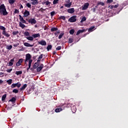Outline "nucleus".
<instances>
[{"label":"nucleus","mask_w":128,"mask_h":128,"mask_svg":"<svg viewBox=\"0 0 128 128\" xmlns=\"http://www.w3.org/2000/svg\"><path fill=\"white\" fill-rule=\"evenodd\" d=\"M0 29L3 30V32H6V28L4 26H0Z\"/></svg>","instance_id":"a19ab883"},{"label":"nucleus","mask_w":128,"mask_h":128,"mask_svg":"<svg viewBox=\"0 0 128 128\" xmlns=\"http://www.w3.org/2000/svg\"><path fill=\"white\" fill-rule=\"evenodd\" d=\"M12 48V46L10 45L7 46V49H8L9 50H10Z\"/></svg>","instance_id":"a18cd8bd"},{"label":"nucleus","mask_w":128,"mask_h":128,"mask_svg":"<svg viewBox=\"0 0 128 128\" xmlns=\"http://www.w3.org/2000/svg\"><path fill=\"white\" fill-rule=\"evenodd\" d=\"M58 28H52L50 30V31L52 32H56V30H58Z\"/></svg>","instance_id":"473e14b6"},{"label":"nucleus","mask_w":128,"mask_h":128,"mask_svg":"<svg viewBox=\"0 0 128 128\" xmlns=\"http://www.w3.org/2000/svg\"><path fill=\"white\" fill-rule=\"evenodd\" d=\"M62 110V108H57L55 110L56 112H60Z\"/></svg>","instance_id":"5701e85b"},{"label":"nucleus","mask_w":128,"mask_h":128,"mask_svg":"<svg viewBox=\"0 0 128 128\" xmlns=\"http://www.w3.org/2000/svg\"><path fill=\"white\" fill-rule=\"evenodd\" d=\"M22 74V71H16V74L17 76H18L20 74Z\"/></svg>","instance_id":"e433bc0d"},{"label":"nucleus","mask_w":128,"mask_h":128,"mask_svg":"<svg viewBox=\"0 0 128 128\" xmlns=\"http://www.w3.org/2000/svg\"><path fill=\"white\" fill-rule=\"evenodd\" d=\"M64 6H66V8H70V6H72V2H70L68 4H64Z\"/></svg>","instance_id":"412c9836"},{"label":"nucleus","mask_w":128,"mask_h":128,"mask_svg":"<svg viewBox=\"0 0 128 128\" xmlns=\"http://www.w3.org/2000/svg\"><path fill=\"white\" fill-rule=\"evenodd\" d=\"M39 10H40V12H44V10L42 8H40Z\"/></svg>","instance_id":"4d7b16f0"},{"label":"nucleus","mask_w":128,"mask_h":128,"mask_svg":"<svg viewBox=\"0 0 128 128\" xmlns=\"http://www.w3.org/2000/svg\"><path fill=\"white\" fill-rule=\"evenodd\" d=\"M66 4H70V0H66Z\"/></svg>","instance_id":"052dcab7"},{"label":"nucleus","mask_w":128,"mask_h":128,"mask_svg":"<svg viewBox=\"0 0 128 128\" xmlns=\"http://www.w3.org/2000/svg\"><path fill=\"white\" fill-rule=\"evenodd\" d=\"M12 92H14V94H18V89H14L12 90Z\"/></svg>","instance_id":"37998d69"},{"label":"nucleus","mask_w":128,"mask_h":128,"mask_svg":"<svg viewBox=\"0 0 128 128\" xmlns=\"http://www.w3.org/2000/svg\"><path fill=\"white\" fill-rule=\"evenodd\" d=\"M58 20H66V16H60L59 17Z\"/></svg>","instance_id":"c9c22d12"},{"label":"nucleus","mask_w":128,"mask_h":128,"mask_svg":"<svg viewBox=\"0 0 128 128\" xmlns=\"http://www.w3.org/2000/svg\"><path fill=\"white\" fill-rule=\"evenodd\" d=\"M96 8H94L92 9V10L93 12H96Z\"/></svg>","instance_id":"13d9d810"},{"label":"nucleus","mask_w":128,"mask_h":128,"mask_svg":"<svg viewBox=\"0 0 128 128\" xmlns=\"http://www.w3.org/2000/svg\"><path fill=\"white\" fill-rule=\"evenodd\" d=\"M22 62H24V59L20 58L18 60V61L16 63V66H22Z\"/></svg>","instance_id":"0eeeda50"},{"label":"nucleus","mask_w":128,"mask_h":128,"mask_svg":"<svg viewBox=\"0 0 128 128\" xmlns=\"http://www.w3.org/2000/svg\"><path fill=\"white\" fill-rule=\"evenodd\" d=\"M18 46V44H14V48H16Z\"/></svg>","instance_id":"e2e57ef3"},{"label":"nucleus","mask_w":128,"mask_h":128,"mask_svg":"<svg viewBox=\"0 0 128 128\" xmlns=\"http://www.w3.org/2000/svg\"><path fill=\"white\" fill-rule=\"evenodd\" d=\"M70 82L67 81L64 84V88H70Z\"/></svg>","instance_id":"f8f14e48"},{"label":"nucleus","mask_w":128,"mask_h":128,"mask_svg":"<svg viewBox=\"0 0 128 128\" xmlns=\"http://www.w3.org/2000/svg\"><path fill=\"white\" fill-rule=\"evenodd\" d=\"M6 82L8 83V84H9V86H10V84H12V80L10 79L6 81Z\"/></svg>","instance_id":"7c9ffc66"},{"label":"nucleus","mask_w":128,"mask_h":128,"mask_svg":"<svg viewBox=\"0 0 128 128\" xmlns=\"http://www.w3.org/2000/svg\"><path fill=\"white\" fill-rule=\"evenodd\" d=\"M24 36H30V32H24Z\"/></svg>","instance_id":"79ce46f5"},{"label":"nucleus","mask_w":128,"mask_h":128,"mask_svg":"<svg viewBox=\"0 0 128 128\" xmlns=\"http://www.w3.org/2000/svg\"><path fill=\"white\" fill-rule=\"evenodd\" d=\"M46 4V2H42V4Z\"/></svg>","instance_id":"774afa93"},{"label":"nucleus","mask_w":128,"mask_h":128,"mask_svg":"<svg viewBox=\"0 0 128 128\" xmlns=\"http://www.w3.org/2000/svg\"><path fill=\"white\" fill-rule=\"evenodd\" d=\"M12 68L8 69L7 70V72L10 73L12 72Z\"/></svg>","instance_id":"6e6d98bb"},{"label":"nucleus","mask_w":128,"mask_h":128,"mask_svg":"<svg viewBox=\"0 0 128 128\" xmlns=\"http://www.w3.org/2000/svg\"><path fill=\"white\" fill-rule=\"evenodd\" d=\"M43 68H44V64H40L39 67L37 68H36L37 72H40V70H42Z\"/></svg>","instance_id":"9d476101"},{"label":"nucleus","mask_w":128,"mask_h":128,"mask_svg":"<svg viewBox=\"0 0 128 128\" xmlns=\"http://www.w3.org/2000/svg\"><path fill=\"white\" fill-rule=\"evenodd\" d=\"M19 13H20V11L18 10L14 9V14H19Z\"/></svg>","instance_id":"09e8293b"},{"label":"nucleus","mask_w":128,"mask_h":128,"mask_svg":"<svg viewBox=\"0 0 128 128\" xmlns=\"http://www.w3.org/2000/svg\"><path fill=\"white\" fill-rule=\"evenodd\" d=\"M16 100V98L14 97H13L9 100V102H12V104H15Z\"/></svg>","instance_id":"dca6fc26"},{"label":"nucleus","mask_w":128,"mask_h":128,"mask_svg":"<svg viewBox=\"0 0 128 128\" xmlns=\"http://www.w3.org/2000/svg\"><path fill=\"white\" fill-rule=\"evenodd\" d=\"M10 86L12 88H14L16 87L20 88V87L22 86V84L20 82H18L16 84H12Z\"/></svg>","instance_id":"7ed1b4c3"},{"label":"nucleus","mask_w":128,"mask_h":128,"mask_svg":"<svg viewBox=\"0 0 128 128\" xmlns=\"http://www.w3.org/2000/svg\"><path fill=\"white\" fill-rule=\"evenodd\" d=\"M70 34H74V29L70 30Z\"/></svg>","instance_id":"8fccbe9b"},{"label":"nucleus","mask_w":128,"mask_h":128,"mask_svg":"<svg viewBox=\"0 0 128 128\" xmlns=\"http://www.w3.org/2000/svg\"><path fill=\"white\" fill-rule=\"evenodd\" d=\"M73 42H74V38H68V44H72Z\"/></svg>","instance_id":"a878e982"},{"label":"nucleus","mask_w":128,"mask_h":128,"mask_svg":"<svg viewBox=\"0 0 128 128\" xmlns=\"http://www.w3.org/2000/svg\"><path fill=\"white\" fill-rule=\"evenodd\" d=\"M51 16H54L56 14V12L52 11L50 13Z\"/></svg>","instance_id":"3c124183"},{"label":"nucleus","mask_w":128,"mask_h":128,"mask_svg":"<svg viewBox=\"0 0 128 128\" xmlns=\"http://www.w3.org/2000/svg\"><path fill=\"white\" fill-rule=\"evenodd\" d=\"M6 94H4L2 96V102H4L6 100Z\"/></svg>","instance_id":"393cba45"},{"label":"nucleus","mask_w":128,"mask_h":128,"mask_svg":"<svg viewBox=\"0 0 128 128\" xmlns=\"http://www.w3.org/2000/svg\"><path fill=\"white\" fill-rule=\"evenodd\" d=\"M8 2L10 4H14L16 2V0H8Z\"/></svg>","instance_id":"cd10ccee"},{"label":"nucleus","mask_w":128,"mask_h":128,"mask_svg":"<svg viewBox=\"0 0 128 128\" xmlns=\"http://www.w3.org/2000/svg\"><path fill=\"white\" fill-rule=\"evenodd\" d=\"M19 26L22 28H26V25H24V23H22V22H19Z\"/></svg>","instance_id":"4be33fe9"},{"label":"nucleus","mask_w":128,"mask_h":128,"mask_svg":"<svg viewBox=\"0 0 128 128\" xmlns=\"http://www.w3.org/2000/svg\"><path fill=\"white\" fill-rule=\"evenodd\" d=\"M94 28H95L94 26H92L90 27L88 30V32H92V30H94Z\"/></svg>","instance_id":"f704fd0d"},{"label":"nucleus","mask_w":128,"mask_h":128,"mask_svg":"<svg viewBox=\"0 0 128 128\" xmlns=\"http://www.w3.org/2000/svg\"><path fill=\"white\" fill-rule=\"evenodd\" d=\"M19 19L20 20V22L22 24H26V21L24 19V18L22 16V15H19Z\"/></svg>","instance_id":"6e6552de"},{"label":"nucleus","mask_w":128,"mask_h":128,"mask_svg":"<svg viewBox=\"0 0 128 128\" xmlns=\"http://www.w3.org/2000/svg\"><path fill=\"white\" fill-rule=\"evenodd\" d=\"M68 12V14H74V8H70L67 10Z\"/></svg>","instance_id":"4468645a"},{"label":"nucleus","mask_w":128,"mask_h":128,"mask_svg":"<svg viewBox=\"0 0 128 128\" xmlns=\"http://www.w3.org/2000/svg\"><path fill=\"white\" fill-rule=\"evenodd\" d=\"M40 60L38 59V60H37L36 64H40Z\"/></svg>","instance_id":"0e129e2a"},{"label":"nucleus","mask_w":128,"mask_h":128,"mask_svg":"<svg viewBox=\"0 0 128 128\" xmlns=\"http://www.w3.org/2000/svg\"><path fill=\"white\" fill-rule=\"evenodd\" d=\"M64 32H61L58 36L59 40H60V38H62V36H64Z\"/></svg>","instance_id":"c756f323"},{"label":"nucleus","mask_w":128,"mask_h":128,"mask_svg":"<svg viewBox=\"0 0 128 128\" xmlns=\"http://www.w3.org/2000/svg\"><path fill=\"white\" fill-rule=\"evenodd\" d=\"M86 18L83 16L80 20V22H86Z\"/></svg>","instance_id":"72a5a7b5"},{"label":"nucleus","mask_w":128,"mask_h":128,"mask_svg":"<svg viewBox=\"0 0 128 128\" xmlns=\"http://www.w3.org/2000/svg\"><path fill=\"white\" fill-rule=\"evenodd\" d=\"M69 22H76V16H71L68 20Z\"/></svg>","instance_id":"f03ea898"},{"label":"nucleus","mask_w":128,"mask_h":128,"mask_svg":"<svg viewBox=\"0 0 128 128\" xmlns=\"http://www.w3.org/2000/svg\"><path fill=\"white\" fill-rule=\"evenodd\" d=\"M26 38L27 39V40H31V41H32V40H34V37L32 36H27V37H26Z\"/></svg>","instance_id":"bb28decb"},{"label":"nucleus","mask_w":128,"mask_h":128,"mask_svg":"<svg viewBox=\"0 0 128 128\" xmlns=\"http://www.w3.org/2000/svg\"><path fill=\"white\" fill-rule=\"evenodd\" d=\"M14 58L11 59L10 62H8V66H12L14 64Z\"/></svg>","instance_id":"2eb2a0df"},{"label":"nucleus","mask_w":128,"mask_h":128,"mask_svg":"<svg viewBox=\"0 0 128 128\" xmlns=\"http://www.w3.org/2000/svg\"><path fill=\"white\" fill-rule=\"evenodd\" d=\"M24 44L25 46H28V47H32L34 46V44H30L28 42H24Z\"/></svg>","instance_id":"aec40b11"},{"label":"nucleus","mask_w":128,"mask_h":128,"mask_svg":"<svg viewBox=\"0 0 128 128\" xmlns=\"http://www.w3.org/2000/svg\"><path fill=\"white\" fill-rule=\"evenodd\" d=\"M114 6V8H118V4Z\"/></svg>","instance_id":"680f3d73"},{"label":"nucleus","mask_w":128,"mask_h":128,"mask_svg":"<svg viewBox=\"0 0 128 128\" xmlns=\"http://www.w3.org/2000/svg\"><path fill=\"white\" fill-rule=\"evenodd\" d=\"M30 58H32V55L30 54H27L26 56L25 63L26 64L28 60H30Z\"/></svg>","instance_id":"39448f33"},{"label":"nucleus","mask_w":128,"mask_h":128,"mask_svg":"<svg viewBox=\"0 0 128 128\" xmlns=\"http://www.w3.org/2000/svg\"><path fill=\"white\" fill-rule=\"evenodd\" d=\"M42 54H40L38 58V60H42Z\"/></svg>","instance_id":"5fc2aeb1"},{"label":"nucleus","mask_w":128,"mask_h":128,"mask_svg":"<svg viewBox=\"0 0 128 128\" xmlns=\"http://www.w3.org/2000/svg\"><path fill=\"white\" fill-rule=\"evenodd\" d=\"M30 12L28 10H25V11L24 13L23 16H24V18H28V16H30Z\"/></svg>","instance_id":"1a4fd4ad"},{"label":"nucleus","mask_w":128,"mask_h":128,"mask_svg":"<svg viewBox=\"0 0 128 128\" xmlns=\"http://www.w3.org/2000/svg\"><path fill=\"white\" fill-rule=\"evenodd\" d=\"M62 50V46H58L56 48V50Z\"/></svg>","instance_id":"603ef678"},{"label":"nucleus","mask_w":128,"mask_h":128,"mask_svg":"<svg viewBox=\"0 0 128 128\" xmlns=\"http://www.w3.org/2000/svg\"><path fill=\"white\" fill-rule=\"evenodd\" d=\"M8 14V12L6 11V8L4 4H0V14L2 16H7Z\"/></svg>","instance_id":"f257e3e1"},{"label":"nucleus","mask_w":128,"mask_h":128,"mask_svg":"<svg viewBox=\"0 0 128 128\" xmlns=\"http://www.w3.org/2000/svg\"><path fill=\"white\" fill-rule=\"evenodd\" d=\"M28 86V84H24L22 88H20V92H22V90H26V88Z\"/></svg>","instance_id":"f3484780"},{"label":"nucleus","mask_w":128,"mask_h":128,"mask_svg":"<svg viewBox=\"0 0 128 128\" xmlns=\"http://www.w3.org/2000/svg\"><path fill=\"white\" fill-rule=\"evenodd\" d=\"M86 32V30H78L77 32H76V36H78V34H80L82 33V32Z\"/></svg>","instance_id":"6ab92c4d"},{"label":"nucleus","mask_w":128,"mask_h":128,"mask_svg":"<svg viewBox=\"0 0 128 128\" xmlns=\"http://www.w3.org/2000/svg\"><path fill=\"white\" fill-rule=\"evenodd\" d=\"M38 44L41 46H46V42L44 40H42L41 41H38Z\"/></svg>","instance_id":"9b49d317"},{"label":"nucleus","mask_w":128,"mask_h":128,"mask_svg":"<svg viewBox=\"0 0 128 128\" xmlns=\"http://www.w3.org/2000/svg\"><path fill=\"white\" fill-rule=\"evenodd\" d=\"M58 0H54L53 4H58Z\"/></svg>","instance_id":"49530a36"},{"label":"nucleus","mask_w":128,"mask_h":128,"mask_svg":"<svg viewBox=\"0 0 128 128\" xmlns=\"http://www.w3.org/2000/svg\"><path fill=\"white\" fill-rule=\"evenodd\" d=\"M38 64L36 62L34 65V68L36 70V68H38Z\"/></svg>","instance_id":"58836bf2"},{"label":"nucleus","mask_w":128,"mask_h":128,"mask_svg":"<svg viewBox=\"0 0 128 128\" xmlns=\"http://www.w3.org/2000/svg\"><path fill=\"white\" fill-rule=\"evenodd\" d=\"M112 0H107L106 2L107 4H110V2H112Z\"/></svg>","instance_id":"864d4df0"},{"label":"nucleus","mask_w":128,"mask_h":128,"mask_svg":"<svg viewBox=\"0 0 128 128\" xmlns=\"http://www.w3.org/2000/svg\"><path fill=\"white\" fill-rule=\"evenodd\" d=\"M28 22L31 24H36V20L34 18H31L28 20Z\"/></svg>","instance_id":"20e7f679"},{"label":"nucleus","mask_w":128,"mask_h":128,"mask_svg":"<svg viewBox=\"0 0 128 128\" xmlns=\"http://www.w3.org/2000/svg\"><path fill=\"white\" fill-rule=\"evenodd\" d=\"M2 34L6 36V38H10V35L8 33L6 32V31H2Z\"/></svg>","instance_id":"ddd939ff"},{"label":"nucleus","mask_w":128,"mask_h":128,"mask_svg":"<svg viewBox=\"0 0 128 128\" xmlns=\"http://www.w3.org/2000/svg\"><path fill=\"white\" fill-rule=\"evenodd\" d=\"M32 36L34 38H40V33H38L37 34H34L32 35Z\"/></svg>","instance_id":"a211bd4d"},{"label":"nucleus","mask_w":128,"mask_h":128,"mask_svg":"<svg viewBox=\"0 0 128 128\" xmlns=\"http://www.w3.org/2000/svg\"><path fill=\"white\" fill-rule=\"evenodd\" d=\"M98 4V6H104V2H97Z\"/></svg>","instance_id":"2f4dec72"},{"label":"nucleus","mask_w":128,"mask_h":128,"mask_svg":"<svg viewBox=\"0 0 128 128\" xmlns=\"http://www.w3.org/2000/svg\"><path fill=\"white\" fill-rule=\"evenodd\" d=\"M50 4H52V2H50V1L47 0L46 1V6H50Z\"/></svg>","instance_id":"de8ad7c7"},{"label":"nucleus","mask_w":128,"mask_h":128,"mask_svg":"<svg viewBox=\"0 0 128 128\" xmlns=\"http://www.w3.org/2000/svg\"><path fill=\"white\" fill-rule=\"evenodd\" d=\"M32 60H30L28 61V66H32Z\"/></svg>","instance_id":"c03bdc74"},{"label":"nucleus","mask_w":128,"mask_h":128,"mask_svg":"<svg viewBox=\"0 0 128 128\" xmlns=\"http://www.w3.org/2000/svg\"><path fill=\"white\" fill-rule=\"evenodd\" d=\"M21 8H24V6H22V4H20V10Z\"/></svg>","instance_id":"69168bd1"},{"label":"nucleus","mask_w":128,"mask_h":128,"mask_svg":"<svg viewBox=\"0 0 128 128\" xmlns=\"http://www.w3.org/2000/svg\"><path fill=\"white\" fill-rule=\"evenodd\" d=\"M26 6H27V8H32V4H30V3H27L26 4Z\"/></svg>","instance_id":"ea45409f"},{"label":"nucleus","mask_w":128,"mask_h":128,"mask_svg":"<svg viewBox=\"0 0 128 128\" xmlns=\"http://www.w3.org/2000/svg\"><path fill=\"white\" fill-rule=\"evenodd\" d=\"M4 82V81H2V80H0V84H2V83Z\"/></svg>","instance_id":"338daca9"},{"label":"nucleus","mask_w":128,"mask_h":128,"mask_svg":"<svg viewBox=\"0 0 128 128\" xmlns=\"http://www.w3.org/2000/svg\"><path fill=\"white\" fill-rule=\"evenodd\" d=\"M88 6H90V4L88 2L85 3L84 5V6L82 8V10H88Z\"/></svg>","instance_id":"423d86ee"},{"label":"nucleus","mask_w":128,"mask_h":128,"mask_svg":"<svg viewBox=\"0 0 128 128\" xmlns=\"http://www.w3.org/2000/svg\"><path fill=\"white\" fill-rule=\"evenodd\" d=\"M38 4V0H33V2H32V4L35 5Z\"/></svg>","instance_id":"b1692460"},{"label":"nucleus","mask_w":128,"mask_h":128,"mask_svg":"<svg viewBox=\"0 0 128 128\" xmlns=\"http://www.w3.org/2000/svg\"><path fill=\"white\" fill-rule=\"evenodd\" d=\"M18 34V30H14L12 32L13 36H16L17 34Z\"/></svg>","instance_id":"4c0bfd02"},{"label":"nucleus","mask_w":128,"mask_h":128,"mask_svg":"<svg viewBox=\"0 0 128 128\" xmlns=\"http://www.w3.org/2000/svg\"><path fill=\"white\" fill-rule=\"evenodd\" d=\"M108 8H110L111 10L114 8V6H109Z\"/></svg>","instance_id":"bf43d9fd"},{"label":"nucleus","mask_w":128,"mask_h":128,"mask_svg":"<svg viewBox=\"0 0 128 128\" xmlns=\"http://www.w3.org/2000/svg\"><path fill=\"white\" fill-rule=\"evenodd\" d=\"M52 48V46L48 45L46 48V50H47L48 52H49V50H50Z\"/></svg>","instance_id":"c85d7f7f"}]
</instances>
